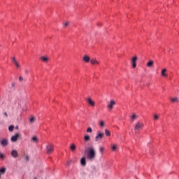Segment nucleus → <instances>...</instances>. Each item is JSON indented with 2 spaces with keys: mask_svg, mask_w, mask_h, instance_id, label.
Here are the masks:
<instances>
[{
  "mask_svg": "<svg viewBox=\"0 0 179 179\" xmlns=\"http://www.w3.org/2000/svg\"><path fill=\"white\" fill-rule=\"evenodd\" d=\"M114 106H115V101L114 99H112L110 101V102L107 104L106 107L109 111H111L114 108Z\"/></svg>",
  "mask_w": 179,
  "mask_h": 179,
  "instance_id": "nucleus-4",
  "label": "nucleus"
},
{
  "mask_svg": "<svg viewBox=\"0 0 179 179\" xmlns=\"http://www.w3.org/2000/svg\"><path fill=\"white\" fill-rule=\"evenodd\" d=\"M20 137V134L17 133L11 137V141L17 142V139H19Z\"/></svg>",
  "mask_w": 179,
  "mask_h": 179,
  "instance_id": "nucleus-7",
  "label": "nucleus"
},
{
  "mask_svg": "<svg viewBox=\"0 0 179 179\" xmlns=\"http://www.w3.org/2000/svg\"><path fill=\"white\" fill-rule=\"evenodd\" d=\"M12 61H13V64H15V62H17V61L16 60V58H15V57H13V58H12Z\"/></svg>",
  "mask_w": 179,
  "mask_h": 179,
  "instance_id": "nucleus-35",
  "label": "nucleus"
},
{
  "mask_svg": "<svg viewBox=\"0 0 179 179\" xmlns=\"http://www.w3.org/2000/svg\"><path fill=\"white\" fill-rule=\"evenodd\" d=\"M160 118V115L157 114H155L153 117V120L154 121H158V120Z\"/></svg>",
  "mask_w": 179,
  "mask_h": 179,
  "instance_id": "nucleus-20",
  "label": "nucleus"
},
{
  "mask_svg": "<svg viewBox=\"0 0 179 179\" xmlns=\"http://www.w3.org/2000/svg\"><path fill=\"white\" fill-rule=\"evenodd\" d=\"M154 64H155V62H153V60H150V62H148L147 63V66L148 68H152V66H153Z\"/></svg>",
  "mask_w": 179,
  "mask_h": 179,
  "instance_id": "nucleus-16",
  "label": "nucleus"
},
{
  "mask_svg": "<svg viewBox=\"0 0 179 179\" xmlns=\"http://www.w3.org/2000/svg\"><path fill=\"white\" fill-rule=\"evenodd\" d=\"M138 61V57L134 56L131 59V64L133 68H136V62Z\"/></svg>",
  "mask_w": 179,
  "mask_h": 179,
  "instance_id": "nucleus-8",
  "label": "nucleus"
},
{
  "mask_svg": "<svg viewBox=\"0 0 179 179\" xmlns=\"http://www.w3.org/2000/svg\"><path fill=\"white\" fill-rule=\"evenodd\" d=\"M166 72H167L166 69H162L161 71L162 76H163L164 78H167V76H169V75L166 73Z\"/></svg>",
  "mask_w": 179,
  "mask_h": 179,
  "instance_id": "nucleus-12",
  "label": "nucleus"
},
{
  "mask_svg": "<svg viewBox=\"0 0 179 179\" xmlns=\"http://www.w3.org/2000/svg\"><path fill=\"white\" fill-rule=\"evenodd\" d=\"M4 115H5L6 117H8V113L5 112V113H4Z\"/></svg>",
  "mask_w": 179,
  "mask_h": 179,
  "instance_id": "nucleus-38",
  "label": "nucleus"
},
{
  "mask_svg": "<svg viewBox=\"0 0 179 179\" xmlns=\"http://www.w3.org/2000/svg\"><path fill=\"white\" fill-rule=\"evenodd\" d=\"M84 139L86 142H89L90 141V136H85Z\"/></svg>",
  "mask_w": 179,
  "mask_h": 179,
  "instance_id": "nucleus-25",
  "label": "nucleus"
},
{
  "mask_svg": "<svg viewBox=\"0 0 179 179\" xmlns=\"http://www.w3.org/2000/svg\"><path fill=\"white\" fill-rule=\"evenodd\" d=\"M0 178H1V173H0Z\"/></svg>",
  "mask_w": 179,
  "mask_h": 179,
  "instance_id": "nucleus-40",
  "label": "nucleus"
},
{
  "mask_svg": "<svg viewBox=\"0 0 179 179\" xmlns=\"http://www.w3.org/2000/svg\"><path fill=\"white\" fill-rule=\"evenodd\" d=\"M0 145H1L3 148H6V146L9 145V140H8V138H3L0 140Z\"/></svg>",
  "mask_w": 179,
  "mask_h": 179,
  "instance_id": "nucleus-6",
  "label": "nucleus"
},
{
  "mask_svg": "<svg viewBox=\"0 0 179 179\" xmlns=\"http://www.w3.org/2000/svg\"><path fill=\"white\" fill-rule=\"evenodd\" d=\"M29 155H26V156H25V160H26L27 162H29Z\"/></svg>",
  "mask_w": 179,
  "mask_h": 179,
  "instance_id": "nucleus-36",
  "label": "nucleus"
},
{
  "mask_svg": "<svg viewBox=\"0 0 179 179\" xmlns=\"http://www.w3.org/2000/svg\"><path fill=\"white\" fill-rule=\"evenodd\" d=\"M111 149L113 152H115L118 149V145H117V144H113L111 147Z\"/></svg>",
  "mask_w": 179,
  "mask_h": 179,
  "instance_id": "nucleus-18",
  "label": "nucleus"
},
{
  "mask_svg": "<svg viewBox=\"0 0 179 179\" xmlns=\"http://www.w3.org/2000/svg\"><path fill=\"white\" fill-rule=\"evenodd\" d=\"M171 101L172 103H179V99H178V97L175 96V97L171 99Z\"/></svg>",
  "mask_w": 179,
  "mask_h": 179,
  "instance_id": "nucleus-15",
  "label": "nucleus"
},
{
  "mask_svg": "<svg viewBox=\"0 0 179 179\" xmlns=\"http://www.w3.org/2000/svg\"><path fill=\"white\" fill-rule=\"evenodd\" d=\"M85 155L90 162H93V160L96 159V150L94 148L89 147L88 149L85 150Z\"/></svg>",
  "mask_w": 179,
  "mask_h": 179,
  "instance_id": "nucleus-1",
  "label": "nucleus"
},
{
  "mask_svg": "<svg viewBox=\"0 0 179 179\" xmlns=\"http://www.w3.org/2000/svg\"><path fill=\"white\" fill-rule=\"evenodd\" d=\"M87 132H88L89 134H92V132H93V129H92V127H89L87 129Z\"/></svg>",
  "mask_w": 179,
  "mask_h": 179,
  "instance_id": "nucleus-30",
  "label": "nucleus"
},
{
  "mask_svg": "<svg viewBox=\"0 0 179 179\" xmlns=\"http://www.w3.org/2000/svg\"><path fill=\"white\" fill-rule=\"evenodd\" d=\"M90 64H92V65H99L100 62H99L96 58H92L90 59Z\"/></svg>",
  "mask_w": 179,
  "mask_h": 179,
  "instance_id": "nucleus-10",
  "label": "nucleus"
},
{
  "mask_svg": "<svg viewBox=\"0 0 179 179\" xmlns=\"http://www.w3.org/2000/svg\"><path fill=\"white\" fill-rule=\"evenodd\" d=\"M64 26L65 27H66L67 26H69V22H65Z\"/></svg>",
  "mask_w": 179,
  "mask_h": 179,
  "instance_id": "nucleus-37",
  "label": "nucleus"
},
{
  "mask_svg": "<svg viewBox=\"0 0 179 179\" xmlns=\"http://www.w3.org/2000/svg\"><path fill=\"white\" fill-rule=\"evenodd\" d=\"M70 150H71V152H75V150H76V145L75 143L71 144Z\"/></svg>",
  "mask_w": 179,
  "mask_h": 179,
  "instance_id": "nucleus-13",
  "label": "nucleus"
},
{
  "mask_svg": "<svg viewBox=\"0 0 179 179\" xmlns=\"http://www.w3.org/2000/svg\"><path fill=\"white\" fill-rule=\"evenodd\" d=\"M83 61H85V62H90V57L85 55L83 57Z\"/></svg>",
  "mask_w": 179,
  "mask_h": 179,
  "instance_id": "nucleus-17",
  "label": "nucleus"
},
{
  "mask_svg": "<svg viewBox=\"0 0 179 179\" xmlns=\"http://www.w3.org/2000/svg\"><path fill=\"white\" fill-rule=\"evenodd\" d=\"M99 125L100 127H101V128H103L104 125H106V123L104 122V121L101 120L99 122Z\"/></svg>",
  "mask_w": 179,
  "mask_h": 179,
  "instance_id": "nucleus-27",
  "label": "nucleus"
},
{
  "mask_svg": "<svg viewBox=\"0 0 179 179\" xmlns=\"http://www.w3.org/2000/svg\"><path fill=\"white\" fill-rule=\"evenodd\" d=\"M144 127H145V124H143V122L141 121L137 122L134 125L135 133L138 134V132H139V131H141V129H143Z\"/></svg>",
  "mask_w": 179,
  "mask_h": 179,
  "instance_id": "nucleus-2",
  "label": "nucleus"
},
{
  "mask_svg": "<svg viewBox=\"0 0 179 179\" xmlns=\"http://www.w3.org/2000/svg\"><path fill=\"white\" fill-rule=\"evenodd\" d=\"M11 156H12V157H13L14 159L17 158L18 156H19V153L17 152V150H13L11 151Z\"/></svg>",
  "mask_w": 179,
  "mask_h": 179,
  "instance_id": "nucleus-9",
  "label": "nucleus"
},
{
  "mask_svg": "<svg viewBox=\"0 0 179 179\" xmlns=\"http://www.w3.org/2000/svg\"><path fill=\"white\" fill-rule=\"evenodd\" d=\"M25 73H29V71L27 70H26Z\"/></svg>",
  "mask_w": 179,
  "mask_h": 179,
  "instance_id": "nucleus-39",
  "label": "nucleus"
},
{
  "mask_svg": "<svg viewBox=\"0 0 179 179\" xmlns=\"http://www.w3.org/2000/svg\"><path fill=\"white\" fill-rule=\"evenodd\" d=\"M87 101L88 104L90 106H91V107H94V106H96V102H94V101L92 100V98H88L87 99Z\"/></svg>",
  "mask_w": 179,
  "mask_h": 179,
  "instance_id": "nucleus-11",
  "label": "nucleus"
},
{
  "mask_svg": "<svg viewBox=\"0 0 179 179\" xmlns=\"http://www.w3.org/2000/svg\"><path fill=\"white\" fill-rule=\"evenodd\" d=\"M6 156L0 152V159H1V160H3L5 159Z\"/></svg>",
  "mask_w": 179,
  "mask_h": 179,
  "instance_id": "nucleus-29",
  "label": "nucleus"
},
{
  "mask_svg": "<svg viewBox=\"0 0 179 179\" xmlns=\"http://www.w3.org/2000/svg\"><path fill=\"white\" fill-rule=\"evenodd\" d=\"M6 173V168L0 169V174H5Z\"/></svg>",
  "mask_w": 179,
  "mask_h": 179,
  "instance_id": "nucleus-23",
  "label": "nucleus"
},
{
  "mask_svg": "<svg viewBox=\"0 0 179 179\" xmlns=\"http://www.w3.org/2000/svg\"><path fill=\"white\" fill-rule=\"evenodd\" d=\"M31 141L32 142H38V138H37V136H34V137L31 138Z\"/></svg>",
  "mask_w": 179,
  "mask_h": 179,
  "instance_id": "nucleus-26",
  "label": "nucleus"
},
{
  "mask_svg": "<svg viewBox=\"0 0 179 179\" xmlns=\"http://www.w3.org/2000/svg\"><path fill=\"white\" fill-rule=\"evenodd\" d=\"M14 64L15 65V66H16L17 68H20V64H19V62H14Z\"/></svg>",
  "mask_w": 179,
  "mask_h": 179,
  "instance_id": "nucleus-32",
  "label": "nucleus"
},
{
  "mask_svg": "<svg viewBox=\"0 0 179 179\" xmlns=\"http://www.w3.org/2000/svg\"><path fill=\"white\" fill-rule=\"evenodd\" d=\"M105 148L104 147H100L99 151L101 152V155H103V152H104Z\"/></svg>",
  "mask_w": 179,
  "mask_h": 179,
  "instance_id": "nucleus-31",
  "label": "nucleus"
},
{
  "mask_svg": "<svg viewBox=\"0 0 179 179\" xmlns=\"http://www.w3.org/2000/svg\"><path fill=\"white\" fill-rule=\"evenodd\" d=\"M46 152L48 155H51L54 152V145L48 144L46 145Z\"/></svg>",
  "mask_w": 179,
  "mask_h": 179,
  "instance_id": "nucleus-5",
  "label": "nucleus"
},
{
  "mask_svg": "<svg viewBox=\"0 0 179 179\" xmlns=\"http://www.w3.org/2000/svg\"><path fill=\"white\" fill-rule=\"evenodd\" d=\"M80 164L82 166H86V157H83L81 159H80Z\"/></svg>",
  "mask_w": 179,
  "mask_h": 179,
  "instance_id": "nucleus-14",
  "label": "nucleus"
},
{
  "mask_svg": "<svg viewBox=\"0 0 179 179\" xmlns=\"http://www.w3.org/2000/svg\"><path fill=\"white\" fill-rule=\"evenodd\" d=\"M103 138H104V132L97 131L96 135L95 136V142H99L101 141Z\"/></svg>",
  "mask_w": 179,
  "mask_h": 179,
  "instance_id": "nucleus-3",
  "label": "nucleus"
},
{
  "mask_svg": "<svg viewBox=\"0 0 179 179\" xmlns=\"http://www.w3.org/2000/svg\"><path fill=\"white\" fill-rule=\"evenodd\" d=\"M23 80H24L23 77L22 76H20V78H19L20 82H23Z\"/></svg>",
  "mask_w": 179,
  "mask_h": 179,
  "instance_id": "nucleus-34",
  "label": "nucleus"
},
{
  "mask_svg": "<svg viewBox=\"0 0 179 179\" xmlns=\"http://www.w3.org/2000/svg\"><path fill=\"white\" fill-rule=\"evenodd\" d=\"M41 61H43V62H47L48 61V57H45L41 56Z\"/></svg>",
  "mask_w": 179,
  "mask_h": 179,
  "instance_id": "nucleus-21",
  "label": "nucleus"
},
{
  "mask_svg": "<svg viewBox=\"0 0 179 179\" xmlns=\"http://www.w3.org/2000/svg\"><path fill=\"white\" fill-rule=\"evenodd\" d=\"M14 128H15V126L11 125L8 127V131H10V132H12V131H13Z\"/></svg>",
  "mask_w": 179,
  "mask_h": 179,
  "instance_id": "nucleus-28",
  "label": "nucleus"
},
{
  "mask_svg": "<svg viewBox=\"0 0 179 179\" xmlns=\"http://www.w3.org/2000/svg\"><path fill=\"white\" fill-rule=\"evenodd\" d=\"M105 135H106V136H111V132L106 129H105Z\"/></svg>",
  "mask_w": 179,
  "mask_h": 179,
  "instance_id": "nucleus-22",
  "label": "nucleus"
},
{
  "mask_svg": "<svg viewBox=\"0 0 179 179\" xmlns=\"http://www.w3.org/2000/svg\"><path fill=\"white\" fill-rule=\"evenodd\" d=\"M71 163H72V161H71V159H70V160L67 161L66 166H71Z\"/></svg>",
  "mask_w": 179,
  "mask_h": 179,
  "instance_id": "nucleus-33",
  "label": "nucleus"
},
{
  "mask_svg": "<svg viewBox=\"0 0 179 179\" xmlns=\"http://www.w3.org/2000/svg\"><path fill=\"white\" fill-rule=\"evenodd\" d=\"M138 118V115L134 114L132 116H131V121L132 122H134V121H135V120H136Z\"/></svg>",
  "mask_w": 179,
  "mask_h": 179,
  "instance_id": "nucleus-24",
  "label": "nucleus"
},
{
  "mask_svg": "<svg viewBox=\"0 0 179 179\" xmlns=\"http://www.w3.org/2000/svg\"><path fill=\"white\" fill-rule=\"evenodd\" d=\"M29 122H30V124H34V122H36V117L32 116V117L29 119Z\"/></svg>",
  "mask_w": 179,
  "mask_h": 179,
  "instance_id": "nucleus-19",
  "label": "nucleus"
}]
</instances>
